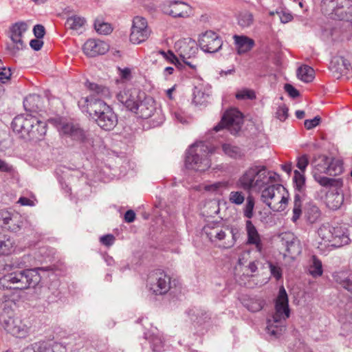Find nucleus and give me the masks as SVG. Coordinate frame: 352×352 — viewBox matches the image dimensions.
Instances as JSON below:
<instances>
[{"label": "nucleus", "instance_id": "6", "mask_svg": "<svg viewBox=\"0 0 352 352\" xmlns=\"http://www.w3.org/2000/svg\"><path fill=\"white\" fill-rule=\"evenodd\" d=\"M329 159V157L325 155H319L318 157L315 158L313 162V177L317 183L325 188L342 187L343 181L342 179L329 178L324 175L327 170Z\"/></svg>", "mask_w": 352, "mask_h": 352}, {"label": "nucleus", "instance_id": "40", "mask_svg": "<svg viewBox=\"0 0 352 352\" xmlns=\"http://www.w3.org/2000/svg\"><path fill=\"white\" fill-rule=\"evenodd\" d=\"M254 23L253 14L248 12L244 11L241 12L238 16V24L242 28L250 27Z\"/></svg>", "mask_w": 352, "mask_h": 352}, {"label": "nucleus", "instance_id": "20", "mask_svg": "<svg viewBox=\"0 0 352 352\" xmlns=\"http://www.w3.org/2000/svg\"><path fill=\"white\" fill-rule=\"evenodd\" d=\"M109 45L104 41L89 39L83 45L84 53L90 57L104 54L109 50Z\"/></svg>", "mask_w": 352, "mask_h": 352}, {"label": "nucleus", "instance_id": "39", "mask_svg": "<svg viewBox=\"0 0 352 352\" xmlns=\"http://www.w3.org/2000/svg\"><path fill=\"white\" fill-rule=\"evenodd\" d=\"M14 241L8 236L0 235V255L10 254L13 248Z\"/></svg>", "mask_w": 352, "mask_h": 352}, {"label": "nucleus", "instance_id": "45", "mask_svg": "<svg viewBox=\"0 0 352 352\" xmlns=\"http://www.w3.org/2000/svg\"><path fill=\"white\" fill-rule=\"evenodd\" d=\"M265 305V301L260 298H253L248 301L245 306L252 312H256L263 309Z\"/></svg>", "mask_w": 352, "mask_h": 352}, {"label": "nucleus", "instance_id": "16", "mask_svg": "<svg viewBox=\"0 0 352 352\" xmlns=\"http://www.w3.org/2000/svg\"><path fill=\"white\" fill-rule=\"evenodd\" d=\"M221 38L213 31H206L199 38V45L201 49L208 53H215L222 47Z\"/></svg>", "mask_w": 352, "mask_h": 352}, {"label": "nucleus", "instance_id": "53", "mask_svg": "<svg viewBox=\"0 0 352 352\" xmlns=\"http://www.w3.org/2000/svg\"><path fill=\"white\" fill-rule=\"evenodd\" d=\"M12 75L11 70L10 68H6L4 67L3 68L1 69L0 70V85H2V84H4L10 78V76Z\"/></svg>", "mask_w": 352, "mask_h": 352}, {"label": "nucleus", "instance_id": "5", "mask_svg": "<svg viewBox=\"0 0 352 352\" xmlns=\"http://www.w3.org/2000/svg\"><path fill=\"white\" fill-rule=\"evenodd\" d=\"M214 151L208 143L200 141L192 144L186 151L185 166L195 171H205L211 166L210 155Z\"/></svg>", "mask_w": 352, "mask_h": 352}, {"label": "nucleus", "instance_id": "54", "mask_svg": "<svg viewBox=\"0 0 352 352\" xmlns=\"http://www.w3.org/2000/svg\"><path fill=\"white\" fill-rule=\"evenodd\" d=\"M276 13L278 15L280 20L283 23H288L293 19L292 15L289 12L283 11V10H276Z\"/></svg>", "mask_w": 352, "mask_h": 352}, {"label": "nucleus", "instance_id": "34", "mask_svg": "<svg viewBox=\"0 0 352 352\" xmlns=\"http://www.w3.org/2000/svg\"><path fill=\"white\" fill-rule=\"evenodd\" d=\"M245 201V203L242 208L243 216L248 220H251L254 214L255 199L252 195H249Z\"/></svg>", "mask_w": 352, "mask_h": 352}, {"label": "nucleus", "instance_id": "4", "mask_svg": "<svg viewBox=\"0 0 352 352\" xmlns=\"http://www.w3.org/2000/svg\"><path fill=\"white\" fill-rule=\"evenodd\" d=\"M290 316L287 294L284 288L279 289L278 296L275 301V312L272 318L267 322V331L271 336L278 337L285 331V320Z\"/></svg>", "mask_w": 352, "mask_h": 352}, {"label": "nucleus", "instance_id": "32", "mask_svg": "<svg viewBox=\"0 0 352 352\" xmlns=\"http://www.w3.org/2000/svg\"><path fill=\"white\" fill-rule=\"evenodd\" d=\"M334 278L342 287L352 292V273L340 272Z\"/></svg>", "mask_w": 352, "mask_h": 352}, {"label": "nucleus", "instance_id": "15", "mask_svg": "<svg viewBox=\"0 0 352 352\" xmlns=\"http://www.w3.org/2000/svg\"><path fill=\"white\" fill-rule=\"evenodd\" d=\"M151 30L148 27L147 21L142 16L133 18L130 41L134 44L145 41L150 36Z\"/></svg>", "mask_w": 352, "mask_h": 352}, {"label": "nucleus", "instance_id": "64", "mask_svg": "<svg viewBox=\"0 0 352 352\" xmlns=\"http://www.w3.org/2000/svg\"><path fill=\"white\" fill-rule=\"evenodd\" d=\"M13 170L12 166L8 164L4 160H0V171L5 173H11Z\"/></svg>", "mask_w": 352, "mask_h": 352}, {"label": "nucleus", "instance_id": "8", "mask_svg": "<svg viewBox=\"0 0 352 352\" xmlns=\"http://www.w3.org/2000/svg\"><path fill=\"white\" fill-rule=\"evenodd\" d=\"M0 324L8 333L16 337H23L28 333V327L18 317H14V311L5 305L0 314Z\"/></svg>", "mask_w": 352, "mask_h": 352}, {"label": "nucleus", "instance_id": "41", "mask_svg": "<svg viewBox=\"0 0 352 352\" xmlns=\"http://www.w3.org/2000/svg\"><path fill=\"white\" fill-rule=\"evenodd\" d=\"M222 150L226 155L232 158L240 157L243 155L241 149L231 144L225 143L222 144Z\"/></svg>", "mask_w": 352, "mask_h": 352}, {"label": "nucleus", "instance_id": "25", "mask_svg": "<svg viewBox=\"0 0 352 352\" xmlns=\"http://www.w3.org/2000/svg\"><path fill=\"white\" fill-rule=\"evenodd\" d=\"M334 188L335 189L327 192L326 195V204L331 210H338L344 204V197L341 190L342 187Z\"/></svg>", "mask_w": 352, "mask_h": 352}, {"label": "nucleus", "instance_id": "57", "mask_svg": "<svg viewBox=\"0 0 352 352\" xmlns=\"http://www.w3.org/2000/svg\"><path fill=\"white\" fill-rule=\"evenodd\" d=\"M320 120L321 118L319 116H316L311 120H306L304 122L305 127L307 129L310 130L318 126L320 122Z\"/></svg>", "mask_w": 352, "mask_h": 352}, {"label": "nucleus", "instance_id": "36", "mask_svg": "<svg viewBox=\"0 0 352 352\" xmlns=\"http://www.w3.org/2000/svg\"><path fill=\"white\" fill-rule=\"evenodd\" d=\"M298 78L305 82H309L314 78V70L309 66L304 65L298 69Z\"/></svg>", "mask_w": 352, "mask_h": 352}, {"label": "nucleus", "instance_id": "3", "mask_svg": "<svg viewBox=\"0 0 352 352\" xmlns=\"http://www.w3.org/2000/svg\"><path fill=\"white\" fill-rule=\"evenodd\" d=\"M25 263L19 260L14 261L7 267L14 270L0 278V289H27L34 288L41 282L40 268L19 270Z\"/></svg>", "mask_w": 352, "mask_h": 352}, {"label": "nucleus", "instance_id": "19", "mask_svg": "<svg viewBox=\"0 0 352 352\" xmlns=\"http://www.w3.org/2000/svg\"><path fill=\"white\" fill-rule=\"evenodd\" d=\"M333 240L332 246L341 247L352 241V226L347 227L346 225L334 226L333 231Z\"/></svg>", "mask_w": 352, "mask_h": 352}, {"label": "nucleus", "instance_id": "47", "mask_svg": "<svg viewBox=\"0 0 352 352\" xmlns=\"http://www.w3.org/2000/svg\"><path fill=\"white\" fill-rule=\"evenodd\" d=\"M94 28H95L96 30L97 31V32H98L99 34H108L111 33V30H112V28H111L110 24H109L107 23L102 22L99 20H96L95 21Z\"/></svg>", "mask_w": 352, "mask_h": 352}, {"label": "nucleus", "instance_id": "24", "mask_svg": "<svg viewBox=\"0 0 352 352\" xmlns=\"http://www.w3.org/2000/svg\"><path fill=\"white\" fill-rule=\"evenodd\" d=\"M245 231L247 234L248 245H254L258 252H261L263 248L261 237L259 234L256 228L253 224L251 220L245 221Z\"/></svg>", "mask_w": 352, "mask_h": 352}, {"label": "nucleus", "instance_id": "14", "mask_svg": "<svg viewBox=\"0 0 352 352\" xmlns=\"http://www.w3.org/2000/svg\"><path fill=\"white\" fill-rule=\"evenodd\" d=\"M144 92L135 88L124 89L117 94L118 100L122 103L129 111H136L137 106L144 98Z\"/></svg>", "mask_w": 352, "mask_h": 352}, {"label": "nucleus", "instance_id": "7", "mask_svg": "<svg viewBox=\"0 0 352 352\" xmlns=\"http://www.w3.org/2000/svg\"><path fill=\"white\" fill-rule=\"evenodd\" d=\"M351 0H322L321 10L325 14L337 16L340 21L352 23V8H349Z\"/></svg>", "mask_w": 352, "mask_h": 352}, {"label": "nucleus", "instance_id": "11", "mask_svg": "<svg viewBox=\"0 0 352 352\" xmlns=\"http://www.w3.org/2000/svg\"><path fill=\"white\" fill-rule=\"evenodd\" d=\"M243 124L242 113L236 109H231L226 111L221 122L213 128L216 132L226 129L233 135L237 134Z\"/></svg>", "mask_w": 352, "mask_h": 352}, {"label": "nucleus", "instance_id": "12", "mask_svg": "<svg viewBox=\"0 0 352 352\" xmlns=\"http://www.w3.org/2000/svg\"><path fill=\"white\" fill-rule=\"evenodd\" d=\"M38 117L31 113L16 116L12 122V127L22 138L30 140L32 127L37 124Z\"/></svg>", "mask_w": 352, "mask_h": 352}, {"label": "nucleus", "instance_id": "22", "mask_svg": "<svg viewBox=\"0 0 352 352\" xmlns=\"http://www.w3.org/2000/svg\"><path fill=\"white\" fill-rule=\"evenodd\" d=\"M192 8L184 1L170 2L167 13L174 18H187L192 14Z\"/></svg>", "mask_w": 352, "mask_h": 352}, {"label": "nucleus", "instance_id": "17", "mask_svg": "<svg viewBox=\"0 0 352 352\" xmlns=\"http://www.w3.org/2000/svg\"><path fill=\"white\" fill-rule=\"evenodd\" d=\"M203 230L211 243L223 248V244L227 240L228 227L221 226L219 223H209L204 227Z\"/></svg>", "mask_w": 352, "mask_h": 352}, {"label": "nucleus", "instance_id": "44", "mask_svg": "<svg viewBox=\"0 0 352 352\" xmlns=\"http://www.w3.org/2000/svg\"><path fill=\"white\" fill-rule=\"evenodd\" d=\"M287 251L292 256L299 255L302 252V248L300 241L297 239H294L291 241L287 242Z\"/></svg>", "mask_w": 352, "mask_h": 352}, {"label": "nucleus", "instance_id": "60", "mask_svg": "<svg viewBox=\"0 0 352 352\" xmlns=\"http://www.w3.org/2000/svg\"><path fill=\"white\" fill-rule=\"evenodd\" d=\"M33 32L36 38H42L45 33V30L42 25H36L33 28Z\"/></svg>", "mask_w": 352, "mask_h": 352}, {"label": "nucleus", "instance_id": "26", "mask_svg": "<svg viewBox=\"0 0 352 352\" xmlns=\"http://www.w3.org/2000/svg\"><path fill=\"white\" fill-rule=\"evenodd\" d=\"M233 38L239 54H245L250 51L255 44L254 41L247 36L234 35Z\"/></svg>", "mask_w": 352, "mask_h": 352}, {"label": "nucleus", "instance_id": "23", "mask_svg": "<svg viewBox=\"0 0 352 352\" xmlns=\"http://www.w3.org/2000/svg\"><path fill=\"white\" fill-rule=\"evenodd\" d=\"M27 30L28 25L23 21L16 23L10 28V38L15 45L14 47L16 50H21L24 47L22 38Z\"/></svg>", "mask_w": 352, "mask_h": 352}, {"label": "nucleus", "instance_id": "37", "mask_svg": "<svg viewBox=\"0 0 352 352\" xmlns=\"http://www.w3.org/2000/svg\"><path fill=\"white\" fill-rule=\"evenodd\" d=\"M309 274L314 278L320 276L322 274V262L316 256H312L311 261L309 267Z\"/></svg>", "mask_w": 352, "mask_h": 352}, {"label": "nucleus", "instance_id": "33", "mask_svg": "<svg viewBox=\"0 0 352 352\" xmlns=\"http://www.w3.org/2000/svg\"><path fill=\"white\" fill-rule=\"evenodd\" d=\"M40 96L36 94L29 95L23 101V106L26 111L36 112L39 109L38 102Z\"/></svg>", "mask_w": 352, "mask_h": 352}, {"label": "nucleus", "instance_id": "63", "mask_svg": "<svg viewBox=\"0 0 352 352\" xmlns=\"http://www.w3.org/2000/svg\"><path fill=\"white\" fill-rule=\"evenodd\" d=\"M43 45V42L42 41H41L40 38L32 39L30 41V47L36 51L40 50L41 49Z\"/></svg>", "mask_w": 352, "mask_h": 352}, {"label": "nucleus", "instance_id": "30", "mask_svg": "<svg viewBox=\"0 0 352 352\" xmlns=\"http://www.w3.org/2000/svg\"><path fill=\"white\" fill-rule=\"evenodd\" d=\"M333 230L334 226L329 223L323 224L319 228L318 234L324 243H327L328 245L332 246Z\"/></svg>", "mask_w": 352, "mask_h": 352}, {"label": "nucleus", "instance_id": "58", "mask_svg": "<svg viewBox=\"0 0 352 352\" xmlns=\"http://www.w3.org/2000/svg\"><path fill=\"white\" fill-rule=\"evenodd\" d=\"M116 240L115 236L113 234H106L102 236L100 238V242L105 246H111L113 244Z\"/></svg>", "mask_w": 352, "mask_h": 352}, {"label": "nucleus", "instance_id": "51", "mask_svg": "<svg viewBox=\"0 0 352 352\" xmlns=\"http://www.w3.org/2000/svg\"><path fill=\"white\" fill-rule=\"evenodd\" d=\"M160 53L166 60L174 64L175 66L178 67L181 64L179 60L171 51L169 50L167 52L164 51H160Z\"/></svg>", "mask_w": 352, "mask_h": 352}, {"label": "nucleus", "instance_id": "21", "mask_svg": "<svg viewBox=\"0 0 352 352\" xmlns=\"http://www.w3.org/2000/svg\"><path fill=\"white\" fill-rule=\"evenodd\" d=\"M351 67L349 62L343 56H333L330 62L329 68L336 78L346 75Z\"/></svg>", "mask_w": 352, "mask_h": 352}, {"label": "nucleus", "instance_id": "38", "mask_svg": "<svg viewBox=\"0 0 352 352\" xmlns=\"http://www.w3.org/2000/svg\"><path fill=\"white\" fill-rule=\"evenodd\" d=\"M85 23V19L78 16L69 17L65 21V26L67 29L78 30Z\"/></svg>", "mask_w": 352, "mask_h": 352}, {"label": "nucleus", "instance_id": "55", "mask_svg": "<svg viewBox=\"0 0 352 352\" xmlns=\"http://www.w3.org/2000/svg\"><path fill=\"white\" fill-rule=\"evenodd\" d=\"M276 114L278 120L284 121L288 116V108L285 105L279 106Z\"/></svg>", "mask_w": 352, "mask_h": 352}, {"label": "nucleus", "instance_id": "31", "mask_svg": "<svg viewBox=\"0 0 352 352\" xmlns=\"http://www.w3.org/2000/svg\"><path fill=\"white\" fill-rule=\"evenodd\" d=\"M47 132V124L45 121L38 118V123L32 127L29 140L38 141L43 138Z\"/></svg>", "mask_w": 352, "mask_h": 352}, {"label": "nucleus", "instance_id": "10", "mask_svg": "<svg viewBox=\"0 0 352 352\" xmlns=\"http://www.w3.org/2000/svg\"><path fill=\"white\" fill-rule=\"evenodd\" d=\"M137 107V111L133 113L143 119L151 118L154 126H158L164 122L162 111L157 109L154 100L150 96H146L145 94Z\"/></svg>", "mask_w": 352, "mask_h": 352}, {"label": "nucleus", "instance_id": "13", "mask_svg": "<svg viewBox=\"0 0 352 352\" xmlns=\"http://www.w3.org/2000/svg\"><path fill=\"white\" fill-rule=\"evenodd\" d=\"M147 287L155 295H164L170 288V277L163 271L157 270L148 275Z\"/></svg>", "mask_w": 352, "mask_h": 352}, {"label": "nucleus", "instance_id": "43", "mask_svg": "<svg viewBox=\"0 0 352 352\" xmlns=\"http://www.w3.org/2000/svg\"><path fill=\"white\" fill-rule=\"evenodd\" d=\"M292 212L293 215L292 217V221L294 223H296L302 214V203L299 195H296L294 197V208Z\"/></svg>", "mask_w": 352, "mask_h": 352}, {"label": "nucleus", "instance_id": "49", "mask_svg": "<svg viewBox=\"0 0 352 352\" xmlns=\"http://www.w3.org/2000/svg\"><path fill=\"white\" fill-rule=\"evenodd\" d=\"M294 181L296 184V188L299 191H301L305 184L304 173L296 170L294 171Z\"/></svg>", "mask_w": 352, "mask_h": 352}, {"label": "nucleus", "instance_id": "52", "mask_svg": "<svg viewBox=\"0 0 352 352\" xmlns=\"http://www.w3.org/2000/svg\"><path fill=\"white\" fill-rule=\"evenodd\" d=\"M151 346L154 351H161L163 349L164 341L159 336H154L151 339Z\"/></svg>", "mask_w": 352, "mask_h": 352}, {"label": "nucleus", "instance_id": "29", "mask_svg": "<svg viewBox=\"0 0 352 352\" xmlns=\"http://www.w3.org/2000/svg\"><path fill=\"white\" fill-rule=\"evenodd\" d=\"M321 212L318 206L309 203L305 208V217L309 223H314L320 218Z\"/></svg>", "mask_w": 352, "mask_h": 352}, {"label": "nucleus", "instance_id": "48", "mask_svg": "<svg viewBox=\"0 0 352 352\" xmlns=\"http://www.w3.org/2000/svg\"><path fill=\"white\" fill-rule=\"evenodd\" d=\"M208 96L206 95L200 88L195 87L193 90V102L196 104H201L204 103L206 98Z\"/></svg>", "mask_w": 352, "mask_h": 352}, {"label": "nucleus", "instance_id": "28", "mask_svg": "<svg viewBox=\"0 0 352 352\" xmlns=\"http://www.w3.org/2000/svg\"><path fill=\"white\" fill-rule=\"evenodd\" d=\"M38 352H66L65 347L54 340L39 341Z\"/></svg>", "mask_w": 352, "mask_h": 352}, {"label": "nucleus", "instance_id": "27", "mask_svg": "<svg viewBox=\"0 0 352 352\" xmlns=\"http://www.w3.org/2000/svg\"><path fill=\"white\" fill-rule=\"evenodd\" d=\"M179 50L182 59H189L197 53V44L195 41H184L181 43Z\"/></svg>", "mask_w": 352, "mask_h": 352}, {"label": "nucleus", "instance_id": "62", "mask_svg": "<svg viewBox=\"0 0 352 352\" xmlns=\"http://www.w3.org/2000/svg\"><path fill=\"white\" fill-rule=\"evenodd\" d=\"M39 349V342H37L25 346L21 352H38Z\"/></svg>", "mask_w": 352, "mask_h": 352}, {"label": "nucleus", "instance_id": "2", "mask_svg": "<svg viewBox=\"0 0 352 352\" xmlns=\"http://www.w3.org/2000/svg\"><path fill=\"white\" fill-rule=\"evenodd\" d=\"M85 86L90 94L78 101L82 111H86L103 130L111 131L118 124L117 115L113 109L103 101L109 98L111 92L108 87L97 83L87 81Z\"/></svg>", "mask_w": 352, "mask_h": 352}, {"label": "nucleus", "instance_id": "35", "mask_svg": "<svg viewBox=\"0 0 352 352\" xmlns=\"http://www.w3.org/2000/svg\"><path fill=\"white\" fill-rule=\"evenodd\" d=\"M327 169L326 175L330 176L338 175L342 173V164L339 160L329 158Z\"/></svg>", "mask_w": 352, "mask_h": 352}, {"label": "nucleus", "instance_id": "56", "mask_svg": "<svg viewBox=\"0 0 352 352\" xmlns=\"http://www.w3.org/2000/svg\"><path fill=\"white\" fill-rule=\"evenodd\" d=\"M308 164L309 159L307 155H303L298 157L297 167L300 169V172L304 173Z\"/></svg>", "mask_w": 352, "mask_h": 352}, {"label": "nucleus", "instance_id": "59", "mask_svg": "<svg viewBox=\"0 0 352 352\" xmlns=\"http://www.w3.org/2000/svg\"><path fill=\"white\" fill-rule=\"evenodd\" d=\"M270 272L272 275L276 279L279 280L282 277V270L280 267L273 265L272 263L270 264Z\"/></svg>", "mask_w": 352, "mask_h": 352}, {"label": "nucleus", "instance_id": "50", "mask_svg": "<svg viewBox=\"0 0 352 352\" xmlns=\"http://www.w3.org/2000/svg\"><path fill=\"white\" fill-rule=\"evenodd\" d=\"M236 98L238 100L250 99L252 100L256 98V95L254 91L249 89H243L238 91L236 94Z\"/></svg>", "mask_w": 352, "mask_h": 352}, {"label": "nucleus", "instance_id": "46", "mask_svg": "<svg viewBox=\"0 0 352 352\" xmlns=\"http://www.w3.org/2000/svg\"><path fill=\"white\" fill-rule=\"evenodd\" d=\"M229 232L231 234L230 237L227 236L226 241H223V248H230L235 244L237 239L239 238V230L236 228H229Z\"/></svg>", "mask_w": 352, "mask_h": 352}, {"label": "nucleus", "instance_id": "61", "mask_svg": "<svg viewBox=\"0 0 352 352\" xmlns=\"http://www.w3.org/2000/svg\"><path fill=\"white\" fill-rule=\"evenodd\" d=\"M285 89L292 98H296L299 96V91L290 84H285Z\"/></svg>", "mask_w": 352, "mask_h": 352}, {"label": "nucleus", "instance_id": "42", "mask_svg": "<svg viewBox=\"0 0 352 352\" xmlns=\"http://www.w3.org/2000/svg\"><path fill=\"white\" fill-rule=\"evenodd\" d=\"M246 199L245 195L241 190H232L230 192L228 200L230 204L241 206Z\"/></svg>", "mask_w": 352, "mask_h": 352}, {"label": "nucleus", "instance_id": "9", "mask_svg": "<svg viewBox=\"0 0 352 352\" xmlns=\"http://www.w3.org/2000/svg\"><path fill=\"white\" fill-rule=\"evenodd\" d=\"M56 127L60 135L84 144L87 147L93 146V140L79 124L60 121L57 124Z\"/></svg>", "mask_w": 352, "mask_h": 352}, {"label": "nucleus", "instance_id": "1", "mask_svg": "<svg viewBox=\"0 0 352 352\" xmlns=\"http://www.w3.org/2000/svg\"><path fill=\"white\" fill-rule=\"evenodd\" d=\"M277 177L278 175L267 171L265 166L254 165L242 174L236 185L248 192L261 190V200L272 210L282 212L287 206L289 193L283 185L274 184Z\"/></svg>", "mask_w": 352, "mask_h": 352}, {"label": "nucleus", "instance_id": "18", "mask_svg": "<svg viewBox=\"0 0 352 352\" xmlns=\"http://www.w3.org/2000/svg\"><path fill=\"white\" fill-rule=\"evenodd\" d=\"M23 223V217L17 212L0 211V226L11 232H17Z\"/></svg>", "mask_w": 352, "mask_h": 352}]
</instances>
